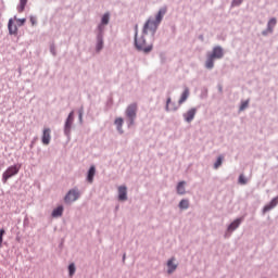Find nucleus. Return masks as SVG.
Instances as JSON below:
<instances>
[{
  "label": "nucleus",
  "mask_w": 278,
  "mask_h": 278,
  "mask_svg": "<svg viewBox=\"0 0 278 278\" xmlns=\"http://www.w3.org/2000/svg\"><path fill=\"white\" fill-rule=\"evenodd\" d=\"M135 46L138 51H143V53H151V51H153V43L147 46L144 37L138 39V33L135 35Z\"/></svg>",
  "instance_id": "1"
},
{
  "label": "nucleus",
  "mask_w": 278,
  "mask_h": 278,
  "mask_svg": "<svg viewBox=\"0 0 278 278\" xmlns=\"http://www.w3.org/2000/svg\"><path fill=\"white\" fill-rule=\"evenodd\" d=\"M21 170V164H14L9 166L2 174V184H8V179H12L15 177L17 173Z\"/></svg>",
  "instance_id": "2"
},
{
  "label": "nucleus",
  "mask_w": 278,
  "mask_h": 278,
  "mask_svg": "<svg viewBox=\"0 0 278 278\" xmlns=\"http://www.w3.org/2000/svg\"><path fill=\"white\" fill-rule=\"evenodd\" d=\"M138 113V103H131L126 109V116L129 119L128 127L134 125V121H136V116Z\"/></svg>",
  "instance_id": "3"
},
{
  "label": "nucleus",
  "mask_w": 278,
  "mask_h": 278,
  "mask_svg": "<svg viewBox=\"0 0 278 278\" xmlns=\"http://www.w3.org/2000/svg\"><path fill=\"white\" fill-rule=\"evenodd\" d=\"M157 25L160 24L155 21L148 20L143 26V34H155V31L157 30Z\"/></svg>",
  "instance_id": "4"
},
{
  "label": "nucleus",
  "mask_w": 278,
  "mask_h": 278,
  "mask_svg": "<svg viewBox=\"0 0 278 278\" xmlns=\"http://www.w3.org/2000/svg\"><path fill=\"white\" fill-rule=\"evenodd\" d=\"M79 199V191L72 189L67 192L64 198L65 203H73Z\"/></svg>",
  "instance_id": "5"
},
{
  "label": "nucleus",
  "mask_w": 278,
  "mask_h": 278,
  "mask_svg": "<svg viewBox=\"0 0 278 278\" xmlns=\"http://www.w3.org/2000/svg\"><path fill=\"white\" fill-rule=\"evenodd\" d=\"M197 116V109H190L187 113L184 114V118L187 123H192Z\"/></svg>",
  "instance_id": "6"
},
{
  "label": "nucleus",
  "mask_w": 278,
  "mask_h": 278,
  "mask_svg": "<svg viewBox=\"0 0 278 278\" xmlns=\"http://www.w3.org/2000/svg\"><path fill=\"white\" fill-rule=\"evenodd\" d=\"M41 142H42V144H49V142H51V129L50 128L43 129Z\"/></svg>",
  "instance_id": "7"
},
{
  "label": "nucleus",
  "mask_w": 278,
  "mask_h": 278,
  "mask_svg": "<svg viewBox=\"0 0 278 278\" xmlns=\"http://www.w3.org/2000/svg\"><path fill=\"white\" fill-rule=\"evenodd\" d=\"M210 55L215 60H220L224 55L223 48H220L219 46L213 48V52Z\"/></svg>",
  "instance_id": "8"
},
{
  "label": "nucleus",
  "mask_w": 278,
  "mask_h": 278,
  "mask_svg": "<svg viewBox=\"0 0 278 278\" xmlns=\"http://www.w3.org/2000/svg\"><path fill=\"white\" fill-rule=\"evenodd\" d=\"M278 204V198H274L269 204L265 205L263 208V214H266V212H270L274 207H277Z\"/></svg>",
  "instance_id": "9"
},
{
  "label": "nucleus",
  "mask_w": 278,
  "mask_h": 278,
  "mask_svg": "<svg viewBox=\"0 0 278 278\" xmlns=\"http://www.w3.org/2000/svg\"><path fill=\"white\" fill-rule=\"evenodd\" d=\"M118 200L127 201V187L125 186L118 187Z\"/></svg>",
  "instance_id": "10"
},
{
  "label": "nucleus",
  "mask_w": 278,
  "mask_h": 278,
  "mask_svg": "<svg viewBox=\"0 0 278 278\" xmlns=\"http://www.w3.org/2000/svg\"><path fill=\"white\" fill-rule=\"evenodd\" d=\"M189 97H190V89L186 88L178 101L179 105H181L182 103H186Z\"/></svg>",
  "instance_id": "11"
},
{
  "label": "nucleus",
  "mask_w": 278,
  "mask_h": 278,
  "mask_svg": "<svg viewBox=\"0 0 278 278\" xmlns=\"http://www.w3.org/2000/svg\"><path fill=\"white\" fill-rule=\"evenodd\" d=\"M177 270V264L175 263V258H170L167 262V273H175Z\"/></svg>",
  "instance_id": "12"
},
{
  "label": "nucleus",
  "mask_w": 278,
  "mask_h": 278,
  "mask_svg": "<svg viewBox=\"0 0 278 278\" xmlns=\"http://www.w3.org/2000/svg\"><path fill=\"white\" fill-rule=\"evenodd\" d=\"M8 27H9V34L11 35H16V33L18 31L16 24H14V21L12 20H9Z\"/></svg>",
  "instance_id": "13"
},
{
  "label": "nucleus",
  "mask_w": 278,
  "mask_h": 278,
  "mask_svg": "<svg viewBox=\"0 0 278 278\" xmlns=\"http://www.w3.org/2000/svg\"><path fill=\"white\" fill-rule=\"evenodd\" d=\"M164 14H166V8L160 9L159 13L156 14L154 23H157L160 25V23H162V20L164 18Z\"/></svg>",
  "instance_id": "14"
},
{
  "label": "nucleus",
  "mask_w": 278,
  "mask_h": 278,
  "mask_svg": "<svg viewBox=\"0 0 278 278\" xmlns=\"http://www.w3.org/2000/svg\"><path fill=\"white\" fill-rule=\"evenodd\" d=\"M74 114L75 113L73 111L68 114V117H67L66 123H65V131H71V127L73 125Z\"/></svg>",
  "instance_id": "15"
},
{
  "label": "nucleus",
  "mask_w": 278,
  "mask_h": 278,
  "mask_svg": "<svg viewBox=\"0 0 278 278\" xmlns=\"http://www.w3.org/2000/svg\"><path fill=\"white\" fill-rule=\"evenodd\" d=\"M96 173H97V169H96L94 165H92L89 168L88 176H87V180L89 181V184H92Z\"/></svg>",
  "instance_id": "16"
},
{
  "label": "nucleus",
  "mask_w": 278,
  "mask_h": 278,
  "mask_svg": "<svg viewBox=\"0 0 278 278\" xmlns=\"http://www.w3.org/2000/svg\"><path fill=\"white\" fill-rule=\"evenodd\" d=\"M62 214H64V206H62V205L58 206L52 212L53 218H58V217L62 216Z\"/></svg>",
  "instance_id": "17"
},
{
  "label": "nucleus",
  "mask_w": 278,
  "mask_h": 278,
  "mask_svg": "<svg viewBox=\"0 0 278 278\" xmlns=\"http://www.w3.org/2000/svg\"><path fill=\"white\" fill-rule=\"evenodd\" d=\"M275 25H277V18L273 17L269 20L267 24V31H269V34H273V29H275Z\"/></svg>",
  "instance_id": "18"
},
{
  "label": "nucleus",
  "mask_w": 278,
  "mask_h": 278,
  "mask_svg": "<svg viewBox=\"0 0 278 278\" xmlns=\"http://www.w3.org/2000/svg\"><path fill=\"white\" fill-rule=\"evenodd\" d=\"M240 223H242V219H236L235 222H232L228 227V231H236V229L240 227Z\"/></svg>",
  "instance_id": "19"
},
{
  "label": "nucleus",
  "mask_w": 278,
  "mask_h": 278,
  "mask_svg": "<svg viewBox=\"0 0 278 278\" xmlns=\"http://www.w3.org/2000/svg\"><path fill=\"white\" fill-rule=\"evenodd\" d=\"M186 181H180L177 186V193L178 194H186Z\"/></svg>",
  "instance_id": "20"
},
{
  "label": "nucleus",
  "mask_w": 278,
  "mask_h": 278,
  "mask_svg": "<svg viewBox=\"0 0 278 278\" xmlns=\"http://www.w3.org/2000/svg\"><path fill=\"white\" fill-rule=\"evenodd\" d=\"M114 123L117 127V131H119V134H123V123H124L123 118L117 117Z\"/></svg>",
  "instance_id": "21"
},
{
  "label": "nucleus",
  "mask_w": 278,
  "mask_h": 278,
  "mask_svg": "<svg viewBox=\"0 0 278 278\" xmlns=\"http://www.w3.org/2000/svg\"><path fill=\"white\" fill-rule=\"evenodd\" d=\"M214 60L210 54L207 55L205 66L206 68H214Z\"/></svg>",
  "instance_id": "22"
},
{
  "label": "nucleus",
  "mask_w": 278,
  "mask_h": 278,
  "mask_svg": "<svg viewBox=\"0 0 278 278\" xmlns=\"http://www.w3.org/2000/svg\"><path fill=\"white\" fill-rule=\"evenodd\" d=\"M180 210H188L190 207V202L188 200H181L179 203Z\"/></svg>",
  "instance_id": "23"
},
{
  "label": "nucleus",
  "mask_w": 278,
  "mask_h": 278,
  "mask_svg": "<svg viewBox=\"0 0 278 278\" xmlns=\"http://www.w3.org/2000/svg\"><path fill=\"white\" fill-rule=\"evenodd\" d=\"M27 5V0H20V5L17 7V12H23Z\"/></svg>",
  "instance_id": "24"
},
{
  "label": "nucleus",
  "mask_w": 278,
  "mask_h": 278,
  "mask_svg": "<svg viewBox=\"0 0 278 278\" xmlns=\"http://www.w3.org/2000/svg\"><path fill=\"white\" fill-rule=\"evenodd\" d=\"M103 49V37L101 35L98 36L97 51H101Z\"/></svg>",
  "instance_id": "25"
},
{
  "label": "nucleus",
  "mask_w": 278,
  "mask_h": 278,
  "mask_svg": "<svg viewBox=\"0 0 278 278\" xmlns=\"http://www.w3.org/2000/svg\"><path fill=\"white\" fill-rule=\"evenodd\" d=\"M102 25H108V23H110V13H105L102 16V21H101Z\"/></svg>",
  "instance_id": "26"
},
{
  "label": "nucleus",
  "mask_w": 278,
  "mask_h": 278,
  "mask_svg": "<svg viewBox=\"0 0 278 278\" xmlns=\"http://www.w3.org/2000/svg\"><path fill=\"white\" fill-rule=\"evenodd\" d=\"M249 108V100H245L240 105V112H243V110H247Z\"/></svg>",
  "instance_id": "27"
},
{
  "label": "nucleus",
  "mask_w": 278,
  "mask_h": 278,
  "mask_svg": "<svg viewBox=\"0 0 278 278\" xmlns=\"http://www.w3.org/2000/svg\"><path fill=\"white\" fill-rule=\"evenodd\" d=\"M3 236H5V229H0V249L3 247Z\"/></svg>",
  "instance_id": "28"
},
{
  "label": "nucleus",
  "mask_w": 278,
  "mask_h": 278,
  "mask_svg": "<svg viewBox=\"0 0 278 278\" xmlns=\"http://www.w3.org/2000/svg\"><path fill=\"white\" fill-rule=\"evenodd\" d=\"M223 164V156H218L217 161L214 164V168L220 167Z\"/></svg>",
  "instance_id": "29"
},
{
  "label": "nucleus",
  "mask_w": 278,
  "mask_h": 278,
  "mask_svg": "<svg viewBox=\"0 0 278 278\" xmlns=\"http://www.w3.org/2000/svg\"><path fill=\"white\" fill-rule=\"evenodd\" d=\"M166 110L167 112H170V110H177V108H170V98L167 99V102H166Z\"/></svg>",
  "instance_id": "30"
},
{
  "label": "nucleus",
  "mask_w": 278,
  "mask_h": 278,
  "mask_svg": "<svg viewBox=\"0 0 278 278\" xmlns=\"http://www.w3.org/2000/svg\"><path fill=\"white\" fill-rule=\"evenodd\" d=\"M68 270H70V277H72V275H75V264H71L68 266Z\"/></svg>",
  "instance_id": "31"
},
{
  "label": "nucleus",
  "mask_w": 278,
  "mask_h": 278,
  "mask_svg": "<svg viewBox=\"0 0 278 278\" xmlns=\"http://www.w3.org/2000/svg\"><path fill=\"white\" fill-rule=\"evenodd\" d=\"M239 184H241L242 186L247 185V178H244V175L239 176Z\"/></svg>",
  "instance_id": "32"
},
{
  "label": "nucleus",
  "mask_w": 278,
  "mask_h": 278,
  "mask_svg": "<svg viewBox=\"0 0 278 278\" xmlns=\"http://www.w3.org/2000/svg\"><path fill=\"white\" fill-rule=\"evenodd\" d=\"M219 92H223V87L222 86H219Z\"/></svg>",
  "instance_id": "33"
},
{
  "label": "nucleus",
  "mask_w": 278,
  "mask_h": 278,
  "mask_svg": "<svg viewBox=\"0 0 278 278\" xmlns=\"http://www.w3.org/2000/svg\"><path fill=\"white\" fill-rule=\"evenodd\" d=\"M30 21H31V24L34 25V17H31Z\"/></svg>",
  "instance_id": "34"
},
{
  "label": "nucleus",
  "mask_w": 278,
  "mask_h": 278,
  "mask_svg": "<svg viewBox=\"0 0 278 278\" xmlns=\"http://www.w3.org/2000/svg\"><path fill=\"white\" fill-rule=\"evenodd\" d=\"M79 118H81V113L79 114Z\"/></svg>",
  "instance_id": "35"
}]
</instances>
